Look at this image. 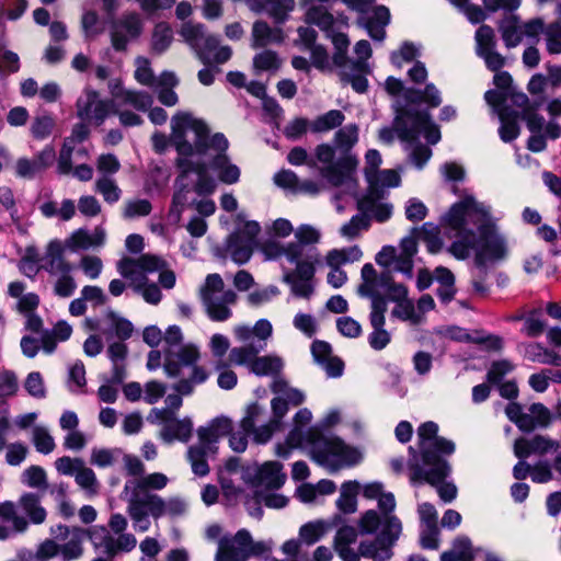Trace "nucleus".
<instances>
[{"mask_svg": "<svg viewBox=\"0 0 561 561\" xmlns=\"http://www.w3.org/2000/svg\"><path fill=\"white\" fill-rule=\"evenodd\" d=\"M460 196L461 199L445 216L446 225L457 232V240L451 243L448 252L457 260L467 259L477 245L476 234L470 229V226L476 227L480 232L481 243L476 250L474 264L481 273H485L489 265L507 257V240L490 224L488 205L478 202L467 191Z\"/></svg>", "mask_w": 561, "mask_h": 561, "instance_id": "nucleus-1", "label": "nucleus"}, {"mask_svg": "<svg viewBox=\"0 0 561 561\" xmlns=\"http://www.w3.org/2000/svg\"><path fill=\"white\" fill-rule=\"evenodd\" d=\"M108 528L103 525L82 528L79 526L69 527L59 524L56 531L68 541L59 545L62 561H72L81 558L84 552L83 542L89 538L95 550H100L110 558L119 553L133 551L137 546L134 534L127 533L128 520L121 513H114L108 518Z\"/></svg>", "mask_w": 561, "mask_h": 561, "instance_id": "nucleus-2", "label": "nucleus"}, {"mask_svg": "<svg viewBox=\"0 0 561 561\" xmlns=\"http://www.w3.org/2000/svg\"><path fill=\"white\" fill-rule=\"evenodd\" d=\"M168 483L169 478L161 472L144 474L139 479H131L125 483L124 493L128 495L126 512L136 531L146 533L150 529L149 517L174 518L185 514L186 504L180 497L163 499L150 492L163 490Z\"/></svg>", "mask_w": 561, "mask_h": 561, "instance_id": "nucleus-3", "label": "nucleus"}, {"mask_svg": "<svg viewBox=\"0 0 561 561\" xmlns=\"http://www.w3.org/2000/svg\"><path fill=\"white\" fill-rule=\"evenodd\" d=\"M174 124L178 130L181 126H185L188 133L194 134L193 140L198 157L205 158L208 165L217 172L221 182L233 184L239 181L240 169L231 163L226 154L229 142L222 134L209 136L206 123L188 112L176 113Z\"/></svg>", "mask_w": 561, "mask_h": 561, "instance_id": "nucleus-4", "label": "nucleus"}, {"mask_svg": "<svg viewBox=\"0 0 561 561\" xmlns=\"http://www.w3.org/2000/svg\"><path fill=\"white\" fill-rule=\"evenodd\" d=\"M438 425L434 422H426L417 428L419 449L422 455L423 466L419 465L415 458V451L410 447L413 455L410 460L412 470V482H427L436 484L448 472V463L437 456V453L450 455L455 451V444L451 440L437 435Z\"/></svg>", "mask_w": 561, "mask_h": 561, "instance_id": "nucleus-5", "label": "nucleus"}, {"mask_svg": "<svg viewBox=\"0 0 561 561\" xmlns=\"http://www.w3.org/2000/svg\"><path fill=\"white\" fill-rule=\"evenodd\" d=\"M306 439L312 459L330 472L355 466L362 460L358 449L346 445L336 436L322 434L317 427L306 432Z\"/></svg>", "mask_w": 561, "mask_h": 561, "instance_id": "nucleus-6", "label": "nucleus"}, {"mask_svg": "<svg viewBox=\"0 0 561 561\" xmlns=\"http://www.w3.org/2000/svg\"><path fill=\"white\" fill-rule=\"evenodd\" d=\"M171 142L175 147L179 158L178 165L182 171L183 178L190 172L197 174V181L194 185V191L198 195H210L216 190V181L207 174L208 163L203 157H198L195 142L187 140V129L181 126L180 130L175 128L174 116L171 119Z\"/></svg>", "mask_w": 561, "mask_h": 561, "instance_id": "nucleus-7", "label": "nucleus"}, {"mask_svg": "<svg viewBox=\"0 0 561 561\" xmlns=\"http://www.w3.org/2000/svg\"><path fill=\"white\" fill-rule=\"evenodd\" d=\"M321 239L322 231L319 227L301 224L295 229V241L285 243L278 240H267L261 244V252L266 260L285 257L287 261H302L309 255H316L317 262H321L319 251L306 250L308 245L319 244Z\"/></svg>", "mask_w": 561, "mask_h": 561, "instance_id": "nucleus-8", "label": "nucleus"}, {"mask_svg": "<svg viewBox=\"0 0 561 561\" xmlns=\"http://www.w3.org/2000/svg\"><path fill=\"white\" fill-rule=\"evenodd\" d=\"M41 262V268L46 271L50 277L54 295L60 298L72 296L77 289V283L71 274L72 265L64 255L62 241L50 240Z\"/></svg>", "mask_w": 561, "mask_h": 561, "instance_id": "nucleus-9", "label": "nucleus"}, {"mask_svg": "<svg viewBox=\"0 0 561 561\" xmlns=\"http://www.w3.org/2000/svg\"><path fill=\"white\" fill-rule=\"evenodd\" d=\"M0 519L12 524L13 533L24 534L30 524H44L47 511L42 505L39 495L25 492L19 497L18 504L11 501L0 503Z\"/></svg>", "mask_w": 561, "mask_h": 561, "instance_id": "nucleus-10", "label": "nucleus"}, {"mask_svg": "<svg viewBox=\"0 0 561 561\" xmlns=\"http://www.w3.org/2000/svg\"><path fill=\"white\" fill-rule=\"evenodd\" d=\"M198 294L210 320L224 322L232 317L231 307L237 302V294L231 289H225L224 279L219 274H208Z\"/></svg>", "mask_w": 561, "mask_h": 561, "instance_id": "nucleus-11", "label": "nucleus"}, {"mask_svg": "<svg viewBox=\"0 0 561 561\" xmlns=\"http://www.w3.org/2000/svg\"><path fill=\"white\" fill-rule=\"evenodd\" d=\"M316 157L323 164L321 174L332 185L339 186L345 184L352 193L355 191V180L352 171L357 164V160L351 153H344L335 159V149L327 144L319 145L316 148Z\"/></svg>", "mask_w": 561, "mask_h": 561, "instance_id": "nucleus-12", "label": "nucleus"}, {"mask_svg": "<svg viewBox=\"0 0 561 561\" xmlns=\"http://www.w3.org/2000/svg\"><path fill=\"white\" fill-rule=\"evenodd\" d=\"M401 531V522L396 516L387 517L380 535L374 540L362 541L358 551L362 557L373 561H389L393 556L392 547Z\"/></svg>", "mask_w": 561, "mask_h": 561, "instance_id": "nucleus-13", "label": "nucleus"}, {"mask_svg": "<svg viewBox=\"0 0 561 561\" xmlns=\"http://www.w3.org/2000/svg\"><path fill=\"white\" fill-rule=\"evenodd\" d=\"M265 348L257 346L255 348L238 350L229 354V364L236 366H245L250 373L256 376H275L284 368V359L276 354L260 356Z\"/></svg>", "mask_w": 561, "mask_h": 561, "instance_id": "nucleus-14", "label": "nucleus"}, {"mask_svg": "<svg viewBox=\"0 0 561 561\" xmlns=\"http://www.w3.org/2000/svg\"><path fill=\"white\" fill-rule=\"evenodd\" d=\"M396 130L402 141L413 142L420 134H423L426 140L435 145L440 139L438 127L431 121L430 115L423 113H405L396 119Z\"/></svg>", "mask_w": 561, "mask_h": 561, "instance_id": "nucleus-15", "label": "nucleus"}, {"mask_svg": "<svg viewBox=\"0 0 561 561\" xmlns=\"http://www.w3.org/2000/svg\"><path fill=\"white\" fill-rule=\"evenodd\" d=\"M545 23L541 19H533L522 23L519 16L510 14L502 19L497 25L502 39L507 48L518 46L526 37L533 42H538V36L543 32Z\"/></svg>", "mask_w": 561, "mask_h": 561, "instance_id": "nucleus-16", "label": "nucleus"}, {"mask_svg": "<svg viewBox=\"0 0 561 561\" xmlns=\"http://www.w3.org/2000/svg\"><path fill=\"white\" fill-rule=\"evenodd\" d=\"M164 266V260L152 254L139 257H123L117 263V271L129 282L134 290H140L147 282V274L154 273Z\"/></svg>", "mask_w": 561, "mask_h": 561, "instance_id": "nucleus-17", "label": "nucleus"}, {"mask_svg": "<svg viewBox=\"0 0 561 561\" xmlns=\"http://www.w3.org/2000/svg\"><path fill=\"white\" fill-rule=\"evenodd\" d=\"M288 262L295 265V270L284 272V283L290 286L295 296L309 299L313 294L312 279L320 262H317L316 255H309L302 261Z\"/></svg>", "mask_w": 561, "mask_h": 561, "instance_id": "nucleus-18", "label": "nucleus"}, {"mask_svg": "<svg viewBox=\"0 0 561 561\" xmlns=\"http://www.w3.org/2000/svg\"><path fill=\"white\" fill-rule=\"evenodd\" d=\"M77 116L93 126H101L114 112L112 101L101 99L92 89H84L76 102Z\"/></svg>", "mask_w": 561, "mask_h": 561, "instance_id": "nucleus-19", "label": "nucleus"}, {"mask_svg": "<svg viewBox=\"0 0 561 561\" xmlns=\"http://www.w3.org/2000/svg\"><path fill=\"white\" fill-rule=\"evenodd\" d=\"M243 480L256 489L277 490L286 481L283 465L278 461H265L261 465L248 466L243 473Z\"/></svg>", "mask_w": 561, "mask_h": 561, "instance_id": "nucleus-20", "label": "nucleus"}, {"mask_svg": "<svg viewBox=\"0 0 561 561\" xmlns=\"http://www.w3.org/2000/svg\"><path fill=\"white\" fill-rule=\"evenodd\" d=\"M149 420L154 423H162L160 438L164 443L174 440L186 443L192 437L193 421L191 417L176 419L169 410H151Z\"/></svg>", "mask_w": 561, "mask_h": 561, "instance_id": "nucleus-21", "label": "nucleus"}, {"mask_svg": "<svg viewBox=\"0 0 561 561\" xmlns=\"http://www.w3.org/2000/svg\"><path fill=\"white\" fill-rule=\"evenodd\" d=\"M234 339L241 343L239 346H234L230 350L229 354H233L238 350H250L261 346L265 348L267 341L273 334V325L266 319H260L254 325L238 324L232 329Z\"/></svg>", "mask_w": 561, "mask_h": 561, "instance_id": "nucleus-22", "label": "nucleus"}, {"mask_svg": "<svg viewBox=\"0 0 561 561\" xmlns=\"http://www.w3.org/2000/svg\"><path fill=\"white\" fill-rule=\"evenodd\" d=\"M179 34L203 64L209 62V53L217 47L216 36L207 34L203 24L193 22L183 23Z\"/></svg>", "mask_w": 561, "mask_h": 561, "instance_id": "nucleus-23", "label": "nucleus"}, {"mask_svg": "<svg viewBox=\"0 0 561 561\" xmlns=\"http://www.w3.org/2000/svg\"><path fill=\"white\" fill-rule=\"evenodd\" d=\"M264 409L257 403L248 405L245 414L240 421V426L245 433H251L254 443L266 444L275 432L280 431L282 426L277 420H270L267 423L256 426L261 420Z\"/></svg>", "mask_w": 561, "mask_h": 561, "instance_id": "nucleus-24", "label": "nucleus"}, {"mask_svg": "<svg viewBox=\"0 0 561 561\" xmlns=\"http://www.w3.org/2000/svg\"><path fill=\"white\" fill-rule=\"evenodd\" d=\"M208 371L203 366L191 367V374L186 378L180 379L173 385L175 393H170L165 398V407L160 410H169L175 415V412L182 407V396H190L194 392L196 386L204 383L208 379Z\"/></svg>", "mask_w": 561, "mask_h": 561, "instance_id": "nucleus-25", "label": "nucleus"}, {"mask_svg": "<svg viewBox=\"0 0 561 561\" xmlns=\"http://www.w3.org/2000/svg\"><path fill=\"white\" fill-rule=\"evenodd\" d=\"M389 273L379 274L373 264L366 263L360 270V284L357 287V294L362 297H368L371 300L370 309L374 310V304L379 300L387 309L386 298L381 296L385 286L388 284Z\"/></svg>", "mask_w": 561, "mask_h": 561, "instance_id": "nucleus-26", "label": "nucleus"}, {"mask_svg": "<svg viewBox=\"0 0 561 561\" xmlns=\"http://www.w3.org/2000/svg\"><path fill=\"white\" fill-rule=\"evenodd\" d=\"M55 159V148L48 145L33 158H19L14 164V173L18 178L34 179L48 169Z\"/></svg>", "mask_w": 561, "mask_h": 561, "instance_id": "nucleus-27", "label": "nucleus"}, {"mask_svg": "<svg viewBox=\"0 0 561 561\" xmlns=\"http://www.w3.org/2000/svg\"><path fill=\"white\" fill-rule=\"evenodd\" d=\"M357 208L369 220L388 221L393 214V205L385 199L383 193L368 191L357 201Z\"/></svg>", "mask_w": 561, "mask_h": 561, "instance_id": "nucleus-28", "label": "nucleus"}, {"mask_svg": "<svg viewBox=\"0 0 561 561\" xmlns=\"http://www.w3.org/2000/svg\"><path fill=\"white\" fill-rule=\"evenodd\" d=\"M105 242L106 231L103 227L98 226L92 231L80 228L71 232L62 242L64 253L66 250H69L70 252H79L102 248Z\"/></svg>", "mask_w": 561, "mask_h": 561, "instance_id": "nucleus-29", "label": "nucleus"}, {"mask_svg": "<svg viewBox=\"0 0 561 561\" xmlns=\"http://www.w3.org/2000/svg\"><path fill=\"white\" fill-rule=\"evenodd\" d=\"M142 32V21L136 13L122 16L114 23L111 41L114 49L124 50L129 39L137 38Z\"/></svg>", "mask_w": 561, "mask_h": 561, "instance_id": "nucleus-30", "label": "nucleus"}, {"mask_svg": "<svg viewBox=\"0 0 561 561\" xmlns=\"http://www.w3.org/2000/svg\"><path fill=\"white\" fill-rule=\"evenodd\" d=\"M250 533L245 529L239 530L233 537H224L219 540L216 561H247V541Z\"/></svg>", "mask_w": 561, "mask_h": 561, "instance_id": "nucleus-31", "label": "nucleus"}, {"mask_svg": "<svg viewBox=\"0 0 561 561\" xmlns=\"http://www.w3.org/2000/svg\"><path fill=\"white\" fill-rule=\"evenodd\" d=\"M232 430V420L227 416L215 417L207 425L197 430L198 443L214 454L219 439L230 434Z\"/></svg>", "mask_w": 561, "mask_h": 561, "instance_id": "nucleus-32", "label": "nucleus"}, {"mask_svg": "<svg viewBox=\"0 0 561 561\" xmlns=\"http://www.w3.org/2000/svg\"><path fill=\"white\" fill-rule=\"evenodd\" d=\"M162 340L164 342V346H163L164 373L170 378L179 377L181 375V367H180L179 363L174 359V351L182 345V341H183L182 330L178 325H171L165 331Z\"/></svg>", "mask_w": 561, "mask_h": 561, "instance_id": "nucleus-33", "label": "nucleus"}, {"mask_svg": "<svg viewBox=\"0 0 561 561\" xmlns=\"http://www.w3.org/2000/svg\"><path fill=\"white\" fill-rule=\"evenodd\" d=\"M386 311L382 302L377 300L374 304V310H370L369 322L373 328V332L368 335V343L371 348L376 351L383 350L391 341L390 333L385 329L386 324Z\"/></svg>", "mask_w": 561, "mask_h": 561, "instance_id": "nucleus-34", "label": "nucleus"}, {"mask_svg": "<svg viewBox=\"0 0 561 561\" xmlns=\"http://www.w3.org/2000/svg\"><path fill=\"white\" fill-rule=\"evenodd\" d=\"M90 134L88 123L81 122L72 128L71 135L65 139L59 152L57 169L60 174H69L71 171V156L76 144L82 142Z\"/></svg>", "mask_w": 561, "mask_h": 561, "instance_id": "nucleus-35", "label": "nucleus"}, {"mask_svg": "<svg viewBox=\"0 0 561 561\" xmlns=\"http://www.w3.org/2000/svg\"><path fill=\"white\" fill-rule=\"evenodd\" d=\"M559 443L546 435H535L531 438H518L514 444V454L516 457L523 459L531 454L546 455L550 451L557 450Z\"/></svg>", "mask_w": 561, "mask_h": 561, "instance_id": "nucleus-36", "label": "nucleus"}, {"mask_svg": "<svg viewBox=\"0 0 561 561\" xmlns=\"http://www.w3.org/2000/svg\"><path fill=\"white\" fill-rule=\"evenodd\" d=\"M110 92L118 105H130L137 111H147L153 103L152 96L146 92L126 90L119 80L110 83Z\"/></svg>", "mask_w": 561, "mask_h": 561, "instance_id": "nucleus-37", "label": "nucleus"}, {"mask_svg": "<svg viewBox=\"0 0 561 561\" xmlns=\"http://www.w3.org/2000/svg\"><path fill=\"white\" fill-rule=\"evenodd\" d=\"M251 10L266 11L276 22L284 23L295 8V0H248Z\"/></svg>", "mask_w": 561, "mask_h": 561, "instance_id": "nucleus-38", "label": "nucleus"}, {"mask_svg": "<svg viewBox=\"0 0 561 561\" xmlns=\"http://www.w3.org/2000/svg\"><path fill=\"white\" fill-rule=\"evenodd\" d=\"M285 39L282 27H272L264 21H256L252 27V47H265L272 44H280Z\"/></svg>", "mask_w": 561, "mask_h": 561, "instance_id": "nucleus-39", "label": "nucleus"}, {"mask_svg": "<svg viewBox=\"0 0 561 561\" xmlns=\"http://www.w3.org/2000/svg\"><path fill=\"white\" fill-rule=\"evenodd\" d=\"M524 357L534 363L561 366V356L547 350L538 343H529L523 346Z\"/></svg>", "mask_w": 561, "mask_h": 561, "instance_id": "nucleus-40", "label": "nucleus"}, {"mask_svg": "<svg viewBox=\"0 0 561 561\" xmlns=\"http://www.w3.org/2000/svg\"><path fill=\"white\" fill-rule=\"evenodd\" d=\"M312 420V413L308 409H300L294 416V428L287 437V443L290 447L307 446L306 434H302V428L308 425Z\"/></svg>", "mask_w": 561, "mask_h": 561, "instance_id": "nucleus-41", "label": "nucleus"}, {"mask_svg": "<svg viewBox=\"0 0 561 561\" xmlns=\"http://www.w3.org/2000/svg\"><path fill=\"white\" fill-rule=\"evenodd\" d=\"M363 251L358 245L330 250L325 255L328 266H339L360 261Z\"/></svg>", "mask_w": 561, "mask_h": 561, "instance_id": "nucleus-42", "label": "nucleus"}, {"mask_svg": "<svg viewBox=\"0 0 561 561\" xmlns=\"http://www.w3.org/2000/svg\"><path fill=\"white\" fill-rule=\"evenodd\" d=\"M390 21V12L385 5L376 7L373 16L366 23V28L371 38L382 41L386 32L385 26Z\"/></svg>", "mask_w": 561, "mask_h": 561, "instance_id": "nucleus-43", "label": "nucleus"}, {"mask_svg": "<svg viewBox=\"0 0 561 561\" xmlns=\"http://www.w3.org/2000/svg\"><path fill=\"white\" fill-rule=\"evenodd\" d=\"M367 182L369 184L368 191L383 193V188L399 186L401 178L394 170H382L375 173H368Z\"/></svg>", "mask_w": 561, "mask_h": 561, "instance_id": "nucleus-44", "label": "nucleus"}, {"mask_svg": "<svg viewBox=\"0 0 561 561\" xmlns=\"http://www.w3.org/2000/svg\"><path fill=\"white\" fill-rule=\"evenodd\" d=\"M253 243L244 240L240 233H233L228 241L227 251L238 264L248 262L252 255Z\"/></svg>", "mask_w": 561, "mask_h": 561, "instance_id": "nucleus-45", "label": "nucleus"}, {"mask_svg": "<svg viewBox=\"0 0 561 561\" xmlns=\"http://www.w3.org/2000/svg\"><path fill=\"white\" fill-rule=\"evenodd\" d=\"M271 390L277 397L295 407L301 404L306 399V396L301 390L291 387L285 379L279 377L273 380Z\"/></svg>", "mask_w": 561, "mask_h": 561, "instance_id": "nucleus-46", "label": "nucleus"}, {"mask_svg": "<svg viewBox=\"0 0 561 561\" xmlns=\"http://www.w3.org/2000/svg\"><path fill=\"white\" fill-rule=\"evenodd\" d=\"M57 556H60V548L54 539H45L37 545L34 552L19 553L24 561H50Z\"/></svg>", "mask_w": 561, "mask_h": 561, "instance_id": "nucleus-47", "label": "nucleus"}, {"mask_svg": "<svg viewBox=\"0 0 561 561\" xmlns=\"http://www.w3.org/2000/svg\"><path fill=\"white\" fill-rule=\"evenodd\" d=\"M499 117L501 121L500 137L503 141L514 140L519 135V126L517 124L518 113L510 112V107L500 108Z\"/></svg>", "mask_w": 561, "mask_h": 561, "instance_id": "nucleus-48", "label": "nucleus"}, {"mask_svg": "<svg viewBox=\"0 0 561 561\" xmlns=\"http://www.w3.org/2000/svg\"><path fill=\"white\" fill-rule=\"evenodd\" d=\"M329 524L322 519L304 524L299 528V539L307 546L314 545L329 531Z\"/></svg>", "mask_w": 561, "mask_h": 561, "instance_id": "nucleus-49", "label": "nucleus"}, {"mask_svg": "<svg viewBox=\"0 0 561 561\" xmlns=\"http://www.w3.org/2000/svg\"><path fill=\"white\" fill-rule=\"evenodd\" d=\"M305 22L317 25L324 32H330L334 26L335 20L324 7L310 5L305 14Z\"/></svg>", "mask_w": 561, "mask_h": 561, "instance_id": "nucleus-50", "label": "nucleus"}, {"mask_svg": "<svg viewBox=\"0 0 561 561\" xmlns=\"http://www.w3.org/2000/svg\"><path fill=\"white\" fill-rule=\"evenodd\" d=\"M173 41V31L167 22L158 23L151 35V49L156 54L164 53Z\"/></svg>", "mask_w": 561, "mask_h": 561, "instance_id": "nucleus-51", "label": "nucleus"}, {"mask_svg": "<svg viewBox=\"0 0 561 561\" xmlns=\"http://www.w3.org/2000/svg\"><path fill=\"white\" fill-rule=\"evenodd\" d=\"M282 67V59L274 50L265 49L253 57V69L260 72H276Z\"/></svg>", "mask_w": 561, "mask_h": 561, "instance_id": "nucleus-52", "label": "nucleus"}, {"mask_svg": "<svg viewBox=\"0 0 561 561\" xmlns=\"http://www.w3.org/2000/svg\"><path fill=\"white\" fill-rule=\"evenodd\" d=\"M207 447L198 445L191 446L187 450V459L191 463L192 470L197 476H206L209 472V467L206 461V456L210 454Z\"/></svg>", "mask_w": 561, "mask_h": 561, "instance_id": "nucleus-53", "label": "nucleus"}, {"mask_svg": "<svg viewBox=\"0 0 561 561\" xmlns=\"http://www.w3.org/2000/svg\"><path fill=\"white\" fill-rule=\"evenodd\" d=\"M359 485L357 482L348 481L342 484L341 493L337 499V507L344 513H353L356 511V495Z\"/></svg>", "mask_w": 561, "mask_h": 561, "instance_id": "nucleus-54", "label": "nucleus"}, {"mask_svg": "<svg viewBox=\"0 0 561 561\" xmlns=\"http://www.w3.org/2000/svg\"><path fill=\"white\" fill-rule=\"evenodd\" d=\"M121 448H98L91 450L90 462L98 468H107L121 459Z\"/></svg>", "mask_w": 561, "mask_h": 561, "instance_id": "nucleus-55", "label": "nucleus"}, {"mask_svg": "<svg viewBox=\"0 0 561 561\" xmlns=\"http://www.w3.org/2000/svg\"><path fill=\"white\" fill-rule=\"evenodd\" d=\"M95 192L102 195L103 199L108 204H114L121 199L122 190L110 176L102 175L95 181Z\"/></svg>", "mask_w": 561, "mask_h": 561, "instance_id": "nucleus-56", "label": "nucleus"}, {"mask_svg": "<svg viewBox=\"0 0 561 561\" xmlns=\"http://www.w3.org/2000/svg\"><path fill=\"white\" fill-rule=\"evenodd\" d=\"M32 442L35 449L44 455H48L56 448L54 437L45 426L36 425L32 430Z\"/></svg>", "mask_w": 561, "mask_h": 561, "instance_id": "nucleus-57", "label": "nucleus"}, {"mask_svg": "<svg viewBox=\"0 0 561 561\" xmlns=\"http://www.w3.org/2000/svg\"><path fill=\"white\" fill-rule=\"evenodd\" d=\"M344 122V115L339 110H331L325 114L317 117L311 123V130L314 133L329 131Z\"/></svg>", "mask_w": 561, "mask_h": 561, "instance_id": "nucleus-58", "label": "nucleus"}, {"mask_svg": "<svg viewBox=\"0 0 561 561\" xmlns=\"http://www.w3.org/2000/svg\"><path fill=\"white\" fill-rule=\"evenodd\" d=\"M419 238L426 244L428 252L438 253L443 248V241L439 237V229L431 222H426L417 231Z\"/></svg>", "mask_w": 561, "mask_h": 561, "instance_id": "nucleus-59", "label": "nucleus"}, {"mask_svg": "<svg viewBox=\"0 0 561 561\" xmlns=\"http://www.w3.org/2000/svg\"><path fill=\"white\" fill-rule=\"evenodd\" d=\"M391 316L411 324H419L423 321V317L415 310L413 301L409 298L397 302L391 310Z\"/></svg>", "mask_w": 561, "mask_h": 561, "instance_id": "nucleus-60", "label": "nucleus"}, {"mask_svg": "<svg viewBox=\"0 0 561 561\" xmlns=\"http://www.w3.org/2000/svg\"><path fill=\"white\" fill-rule=\"evenodd\" d=\"M73 477L76 483L89 495H95L98 493L99 482L96 476L84 462H82Z\"/></svg>", "mask_w": 561, "mask_h": 561, "instance_id": "nucleus-61", "label": "nucleus"}, {"mask_svg": "<svg viewBox=\"0 0 561 561\" xmlns=\"http://www.w3.org/2000/svg\"><path fill=\"white\" fill-rule=\"evenodd\" d=\"M110 331L113 332L119 340H127L134 332V327L130 321L122 318L119 314L110 311L106 314Z\"/></svg>", "mask_w": 561, "mask_h": 561, "instance_id": "nucleus-62", "label": "nucleus"}, {"mask_svg": "<svg viewBox=\"0 0 561 561\" xmlns=\"http://www.w3.org/2000/svg\"><path fill=\"white\" fill-rule=\"evenodd\" d=\"M56 126L55 118L50 115L36 116L30 127L31 135L37 140L48 138Z\"/></svg>", "mask_w": 561, "mask_h": 561, "instance_id": "nucleus-63", "label": "nucleus"}, {"mask_svg": "<svg viewBox=\"0 0 561 561\" xmlns=\"http://www.w3.org/2000/svg\"><path fill=\"white\" fill-rule=\"evenodd\" d=\"M526 416L530 419L533 423L531 431L536 427H548L553 419L551 411L542 403H533L528 408Z\"/></svg>", "mask_w": 561, "mask_h": 561, "instance_id": "nucleus-64", "label": "nucleus"}]
</instances>
